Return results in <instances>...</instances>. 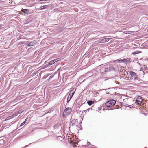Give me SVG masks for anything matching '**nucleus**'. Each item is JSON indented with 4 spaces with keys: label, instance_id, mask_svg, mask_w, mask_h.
Instances as JSON below:
<instances>
[{
    "label": "nucleus",
    "instance_id": "obj_1",
    "mask_svg": "<svg viewBox=\"0 0 148 148\" xmlns=\"http://www.w3.org/2000/svg\"><path fill=\"white\" fill-rule=\"evenodd\" d=\"M116 103V101L114 99L110 100L105 103L106 106L108 107L114 106Z\"/></svg>",
    "mask_w": 148,
    "mask_h": 148
},
{
    "label": "nucleus",
    "instance_id": "obj_2",
    "mask_svg": "<svg viewBox=\"0 0 148 148\" xmlns=\"http://www.w3.org/2000/svg\"><path fill=\"white\" fill-rule=\"evenodd\" d=\"M7 137L2 136L0 137V145H3L8 141V139Z\"/></svg>",
    "mask_w": 148,
    "mask_h": 148
},
{
    "label": "nucleus",
    "instance_id": "obj_3",
    "mask_svg": "<svg viewBox=\"0 0 148 148\" xmlns=\"http://www.w3.org/2000/svg\"><path fill=\"white\" fill-rule=\"evenodd\" d=\"M71 121L70 122V124L72 125L76 126L77 127H79L81 126L80 123L81 124L82 122L81 121Z\"/></svg>",
    "mask_w": 148,
    "mask_h": 148
},
{
    "label": "nucleus",
    "instance_id": "obj_4",
    "mask_svg": "<svg viewBox=\"0 0 148 148\" xmlns=\"http://www.w3.org/2000/svg\"><path fill=\"white\" fill-rule=\"evenodd\" d=\"M71 111V109L69 107H67L65 109L63 112V116L64 117L66 115H69Z\"/></svg>",
    "mask_w": 148,
    "mask_h": 148
},
{
    "label": "nucleus",
    "instance_id": "obj_5",
    "mask_svg": "<svg viewBox=\"0 0 148 148\" xmlns=\"http://www.w3.org/2000/svg\"><path fill=\"white\" fill-rule=\"evenodd\" d=\"M130 75L132 79L134 80H138V77L137 76L136 73L130 71Z\"/></svg>",
    "mask_w": 148,
    "mask_h": 148
},
{
    "label": "nucleus",
    "instance_id": "obj_6",
    "mask_svg": "<svg viewBox=\"0 0 148 148\" xmlns=\"http://www.w3.org/2000/svg\"><path fill=\"white\" fill-rule=\"evenodd\" d=\"M136 103L138 105H140L142 103V98L140 96H138L136 100Z\"/></svg>",
    "mask_w": 148,
    "mask_h": 148
},
{
    "label": "nucleus",
    "instance_id": "obj_7",
    "mask_svg": "<svg viewBox=\"0 0 148 148\" xmlns=\"http://www.w3.org/2000/svg\"><path fill=\"white\" fill-rule=\"evenodd\" d=\"M58 60V59H56L50 61L48 64V66H49L53 64L55 62Z\"/></svg>",
    "mask_w": 148,
    "mask_h": 148
},
{
    "label": "nucleus",
    "instance_id": "obj_8",
    "mask_svg": "<svg viewBox=\"0 0 148 148\" xmlns=\"http://www.w3.org/2000/svg\"><path fill=\"white\" fill-rule=\"evenodd\" d=\"M74 95V92H73L71 94H69L67 99V102L68 103L69 101L71 99Z\"/></svg>",
    "mask_w": 148,
    "mask_h": 148
},
{
    "label": "nucleus",
    "instance_id": "obj_9",
    "mask_svg": "<svg viewBox=\"0 0 148 148\" xmlns=\"http://www.w3.org/2000/svg\"><path fill=\"white\" fill-rule=\"evenodd\" d=\"M128 61L126 59H123L119 60H118V62L120 63H126Z\"/></svg>",
    "mask_w": 148,
    "mask_h": 148
},
{
    "label": "nucleus",
    "instance_id": "obj_10",
    "mask_svg": "<svg viewBox=\"0 0 148 148\" xmlns=\"http://www.w3.org/2000/svg\"><path fill=\"white\" fill-rule=\"evenodd\" d=\"M117 68H114V66H110L109 67V70L110 71H112L113 70L114 71H117Z\"/></svg>",
    "mask_w": 148,
    "mask_h": 148
},
{
    "label": "nucleus",
    "instance_id": "obj_11",
    "mask_svg": "<svg viewBox=\"0 0 148 148\" xmlns=\"http://www.w3.org/2000/svg\"><path fill=\"white\" fill-rule=\"evenodd\" d=\"M35 43L34 42H31L27 44V46L28 47L33 46L35 44Z\"/></svg>",
    "mask_w": 148,
    "mask_h": 148
},
{
    "label": "nucleus",
    "instance_id": "obj_12",
    "mask_svg": "<svg viewBox=\"0 0 148 148\" xmlns=\"http://www.w3.org/2000/svg\"><path fill=\"white\" fill-rule=\"evenodd\" d=\"M21 11L26 14H27L29 13L28 10L27 9H22Z\"/></svg>",
    "mask_w": 148,
    "mask_h": 148
},
{
    "label": "nucleus",
    "instance_id": "obj_13",
    "mask_svg": "<svg viewBox=\"0 0 148 148\" xmlns=\"http://www.w3.org/2000/svg\"><path fill=\"white\" fill-rule=\"evenodd\" d=\"M94 101L92 100H90L87 102V103L90 106L92 105L94 103Z\"/></svg>",
    "mask_w": 148,
    "mask_h": 148
},
{
    "label": "nucleus",
    "instance_id": "obj_14",
    "mask_svg": "<svg viewBox=\"0 0 148 148\" xmlns=\"http://www.w3.org/2000/svg\"><path fill=\"white\" fill-rule=\"evenodd\" d=\"M140 52H141V51H135L133 52L132 53V54L134 55H135V54H138L139 53H140Z\"/></svg>",
    "mask_w": 148,
    "mask_h": 148
},
{
    "label": "nucleus",
    "instance_id": "obj_15",
    "mask_svg": "<svg viewBox=\"0 0 148 148\" xmlns=\"http://www.w3.org/2000/svg\"><path fill=\"white\" fill-rule=\"evenodd\" d=\"M118 64H116L115 63H114V64L112 65V66H114V68H117V70L119 69V68H118Z\"/></svg>",
    "mask_w": 148,
    "mask_h": 148
},
{
    "label": "nucleus",
    "instance_id": "obj_16",
    "mask_svg": "<svg viewBox=\"0 0 148 148\" xmlns=\"http://www.w3.org/2000/svg\"><path fill=\"white\" fill-rule=\"evenodd\" d=\"M106 40H105V38L102 39L101 40L100 42L101 43L106 42Z\"/></svg>",
    "mask_w": 148,
    "mask_h": 148
},
{
    "label": "nucleus",
    "instance_id": "obj_17",
    "mask_svg": "<svg viewBox=\"0 0 148 148\" xmlns=\"http://www.w3.org/2000/svg\"><path fill=\"white\" fill-rule=\"evenodd\" d=\"M110 71L109 70V67H107V68H105L104 71L105 72H107Z\"/></svg>",
    "mask_w": 148,
    "mask_h": 148
},
{
    "label": "nucleus",
    "instance_id": "obj_18",
    "mask_svg": "<svg viewBox=\"0 0 148 148\" xmlns=\"http://www.w3.org/2000/svg\"><path fill=\"white\" fill-rule=\"evenodd\" d=\"M26 121H24L22 123H21V125H20L19 127H21L23 125H24L25 123H26Z\"/></svg>",
    "mask_w": 148,
    "mask_h": 148
},
{
    "label": "nucleus",
    "instance_id": "obj_19",
    "mask_svg": "<svg viewBox=\"0 0 148 148\" xmlns=\"http://www.w3.org/2000/svg\"><path fill=\"white\" fill-rule=\"evenodd\" d=\"M75 91L74 90V89H73L71 91V92L70 93V94H71V93H73V92L74 94V93H75Z\"/></svg>",
    "mask_w": 148,
    "mask_h": 148
},
{
    "label": "nucleus",
    "instance_id": "obj_20",
    "mask_svg": "<svg viewBox=\"0 0 148 148\" xmlns=\"http://www.w3.org/2000/svg\"><path fill=\"white\" fill-rule=\"evenodd\" d=\"M110 39V38H105V40H106V42H108V41Z\"/></svg>",
    "mask_w": 148,
    "mask_h": 148
},
{
    "label": "nucleus",
    "instance_id": "obj_21",
    "mask_svg": "<svg viewBox=\"0 0 148 148\" xmlns=\"http://www.w3.org/2000/svg\"><path fill=\"white\" fill-rule=\"evenodd\" d=\"M47 6H48L47 5H45L43 6V9H46L47 8Z\"/></svg>",
    "mask_w": 148,
    "mask_h": 148
},
{
    "label": "nucleus",
    "instance_id": "obj_22",
    "mask_svg": "<svg viewBox=\"0 0 148 148\" xmlns=\"http://www.w3.org/2000/svg\"><path fill=\"white\" fill-rule=\"evenodd\" d=\"M22 112V111H21V110H20V109H19V111L17 112V113L18 114H19L20 113H21Z\"/></svg>",
    "mask_w": 148,
    "mask_h": 148
},
{
    "label": "nucleus",
    "instance_id": "obj_23",
    "mask_svg": "<svg viewBox=\"0 0 148 148\" xmlns=\"http://www.w3.org/2000/svg\"><path fill=\"white\" fill-rule=\"evenodd\" d=\"M39 9L40 10L43 9V6H42L40 8H39Z\"/></svg>",
    "mask_w": 148,
    "mask_h": 148
},
{
    "label": "nucleus",
    "instance_id": "obj_24",
    "mask_svg": "<svg viewBox=\"0 0 148 148\" xmlns=\"http://www.w3.org/2000/svg\"><path fill=\"white\" fill-rule=\"evenodd\" d=\"M119 107V106L118 105H116L115 106V108H118Z\"/></svg>",
    "mask_w": 148,
    "mask_h": 148
},
{
    "label": "nucleus",
    "instance_id": "obj_25",
    "mask_svg": "<svg viewBox=\"0 0 148 148\" xmlns=\"http://www.w3.org/2000/svg\"><path fill=\"white\" fill-rule=\"evenodd\" d=\"M92 148H97V147H95L94 145H92Z\"/></svg>",
    "mask_w": 148,
    "mask_h": 148
},
{
    "label": "nucleus",
    "instance_id": "obj_26",
    "mask_svg": "<svg viewBox=\"0 0 148 148\" xmlns=\"http://www.w3.org/2000/svg\"><path fill=\"white\" fill-rule=\"evenodd\" d=\"M9 119H9L8 118H7L6 119H5L4 120H5V121L8 120Z\"/></svg>",
    "mask_w": 148,
    "mask_h": 148
},
{
    "label": "nucleus",
    "instance_id": "obj_27",
    "mask_svg": "<svg viewBox=\"0 0 148 148\" xmlns=\"http://www.w3.org/2000/svg\"><path fill=\"white\" fill-rule=\"evenodd\" d=\"M114 60V61L115 62H117V61H118V60Z\"/></svg>",
    "mask_w": 148,
    "mask_h": 148
},
{
    "label": "nucleus",
    "instance_id": "obj_28",
    "mask_svg": "<svg viewBox=\"0 0 148 148\" xmlns=\"http://www.w3.org/2000/svg\"><path fill=\"white\" fill-rule=\"evenodd\" d=\"M12 134V132H11V133H10L8 135V137H9L10 135L11 134Z\"/></svg>",
    "mask_w": 148,
    "mask_h": 148
},
{
    "label": "nucleus",
    "instance_id": "obj_29",
    "mask_svg": "<svg viewBox=\"0 0 148 148\" xmlns=\"http://www.w3.org/2000/svg\"><path fill=\"white\" fill-rule=\"evenodd\" d=\"M61 67L59 68V69H58V71L60 70V69H61Z\"/></svg>",
    "mask_w": 148,
    "mask_h": 148
},
{
    "label": "nucleus",
    "instance_id": "obj_30",
    "mask_svg": "<svg viewBox=\"0 0 148 148\" xmlns=\"http://www.w3.org/2000/svg\"><path fill=\"white\" fill-rule=\"evenodd\" d=\"M28 119V118H27L25 119V121L27 120Z\"/></svg>",
    "mask_w": 148,
    "mask_h": 148
},
{
    "label": "nucleus",
    "instance_id": "obj_31",
    "mask_svg": "<svg viewBox=\"0 0 148 148\" xmlns=\"http://www.w3.org/2000/svg\"><path fill=\"white\" fill-rule=\"evenodd\" d=\"M1 27V26L0 25V28Z\"/></svg>",
    "mask_w": 148,
    "mask_h": 148
},
{
    "label": "nucleus",
    "instance_id": "obj_32",
    "mask_svg": "<svg viewBox=\"0 0 148 148\" xmlns=\"http://www.w3.org/2000/svg\"><path fill=\"white\" fill-rule=\"evenodd\" d=\"M73 144H74V142H73Z\"/></svg>",
    "mask_w": 148,
    "mask_h": 148
}]
</instances>
